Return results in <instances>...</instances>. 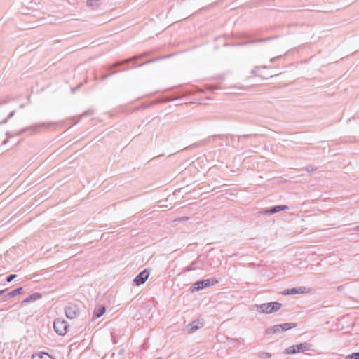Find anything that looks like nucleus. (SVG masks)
Here are the masks:
<instances>
[{"label": "nucleus", "mask_w": 359, "mask_h": 359, "mask_svg": "<svg viewBox=\"0 0 359 359\" xmlns=\"http://www.w3.org/2000/svg\"><path fill=\"white\" fill-rule=\"evenodd\" d=\"M93 110H88L83 114V116H88L93 114Z\"/></svg>", "instance_id": "nucleus-32"}, {"label": "nucleus", "mask_w": 359, "mask_h": 359, "mask_svg": "<svg viewBox=\"0 0 359 359\" xmlns=\"http://www.w3.org/2000/svg\"><path fill=\"white\" fill-rule=\"evenodd\" d=\"M7 290H8V289L0 290V296L2 295Z\"/></svg>", "instance_id": "nucleus-34"}, {"label": "nucleus", "mask_w": 359, "mask_h": 359, "mask_svg": "<svg viewBox=\"0 0 359 359\" xmlns=\"http://www.w3.org/2000/svg\"><path fill=\"white\" fill-rule=\"evenodd\" d=\"M257 356L260 359H269L272 355L270 353L262 351L257 354Z\"/></svg>", "instance_id": "nucleus-21"}, {"label": "nucleus", "mask_w": 359, "mask_h": 359, "mask_svg": "<svg viewBox=\"0 0 359 359\" xmlns=\"http://www.w3.org/2000/svg\"><path fill=\"white\" fill-rule=\"evenodd\" d=\"M312 344L308 342H304L299 344H295L285 348L283 353L285 354H295L299 353H304L307 351H311Z\"/></svg>", "instance_id": "nucleus-3"}, {"label": "nucleus", "mask_w": 359, "mask_h": 359, "mask_svg": "<svg viewBox=\"0 0 359 359\" xmlns=\"http://www.w3.org/2000/svg\"><path fill=\"white\" fill-rule=\"evenodd\" d=\"M25 135L24 128H22L21 130H19L18 131H15L13 133L8 132L7 136L8 138H12L16 136L23 135Z\"/></svg>", "instance_id": "nucleus-18"}, {"label": "nucleus", "mask_w": 359, "mask_h": 359, "mask_svg": "<svg viewBox=\"0 0 359 359\" xmlns=\"http://www.w3.org/2000/svg\"><path fill=\"white\" fill-rule=\"evenodd\" d=\"M149 276V271L147 269L141 271L133 280L135 285H140L145 283Z\"/></svg>", "instance_id": "nucleus-7"}, {"label": "nucleus", "mask_w": 359, "mask_h": 359, "mask_svg": "<svg viewBox=\"0 0 359 359\" xmlns=\"http://www.w3.org/2000/svg\"><path fill=\"white\" fill-rule=\"evenodd\" d=\"M218 88H219L218 87L214 86H212V85H210V86H208V89L209 90H215L218 89Z\"/></svg>", "instance_id": "nucleus-31"}, {"label": "nucleus", "mask_w": 359, "mask_h": 359, "mask_svg": "<svg viewBox=\"0 0 359 359\" xmlns=\"http://www.w3.org/2000/svg\"><path fill=\"white\" fill-rule=\"evenodd\" d=\"M158 60H160V58H155V59L149 60H147V61H146V62H143V63H142V64H141V65H137V67H139V66H142V65H146V64H149V63H151V62H153L158 61Z\"/></svg>", "instance_id": "nucleus-26"}, {"label": "nucleus", "mask_w": 359, "mask_h": 359, "mask_svg": "<svg viewBox=\"0 0 359 359\" xmlns=\"http://www.w3.org/2000/svg\"><path fill=\"white\" fill-rule=\"evenodd\" d=\"M198 269H200L198 262L195 260V261L192 262L190 265H189L187 267L184 269L183 271L188 272V271L196 270Z\"/></svg>", "instance_id": "nucleus-16"}, {"label": "nucleus", "mask_w": 359, "mask_h": 359, "mask_svg": "<svg viewBox=\"0 0 359 359\" xmlns=\"http://www.w3.org/2000/svg\"><path fill=\"white\" fill-rule=\"evenodd\" d=\"M269 39H260V40H258V41H252L251 43L262 42V41H268Z\"/></svg>", "instance_id": "nucleus-33"}, {"label": "nucleus", "mask_w": 359, "mask_h": 359, "mask_svg": "<svg viewBox=\"0 0 359 359\" xmlns=\"http://www.w3.org/2000/svg\"><path fill=\"white\" fill-rule=\"evenodd\" d=\"M280 325L281 326L282 332L289 330L296 327L297 326V324L295 323H286L280 324Z\"/></svg>", "instance_id": "nucleus-17"}, {"label": "nucleus", "mask_w": 359, "mask_h": 359, "mask_svg": "<svg viewBox=\"0 0 359 359\" xmlns=\"http://www.w3.org/2000/svg\"><path fill=\"white\" fill-rule=\"evenodd\" d=\"M55 123L53 122H43L33 124L28 127L23 128L25 135L27 136L37 134L43 130H47L51 126H54Z\"/></svg>", "instance_id": "nucleus-2"}, {"label": "nucleus", "mask_w": 359, "mask_h": 359, "mask_svg": "<svg viewBox=\"0 0 359 359\" xmlns=\"http://www.w3.org/2000/svg\"><path fill=\"white\" fill-rule=\"evenodd\" d=\"M355 229L359 231V225L355 227Z\"/></svg>", "instance_id": "nucleus-35"}, {"label": "nucleus", "mask_w": 359, "mask_h": 359, "mask_svg": "<svg viewBox=\"0 0 359 359\" xmlns=\"http://www.w3.org/2000/svg\"><path fill=\"white\" fill-rule=\"evenodd\" d=\"M79 86H77L76 88L72 89V91L74 92L76 88H78Z\"/></svg>", "instance_id": "nucleus-36"}, {"label": "nucleus", "mask_w": 359, "mask_h": 359, "mask_svg": "<svg viewBox=\"0 0 359 359\" xmlns=\"http://www.w3.org/2000/svg\"><path fill=\"white\" fill-rule=\"evenodd\" d=\"M305 170L310 172H312V171H314L316 170V168L313 167V165H308L306 167Z\"/></svg>", "instance_id": "nucleus-27"}, {"label": "nucleus", "mask_w": 359, "mask_h": 359, "mask_svg": "<svg viewBox=\"0 0 359 359\" xmlns=\"http://www.w3.org/2000/svg\"><path fill=\"white\" fill-rule=\"evenodd\" d=\"M229 137H231V139L233 138V136H232L231 135H224V134L213 135L212 136L208 137L205 141L207 143H210V142H213L215 138H218L219 140H223V139H228Z\"/></svg>", "instance_id": "nucleus-13"}, {"label": "nucleus", "mask_w": 359, "mask_h": 359, "mask_svg": "<svg viewBox=\"0 0 359 359\" xmlns=\"http://www.w3.org/2000/svg\"><path fill=\"white\" fill-rule=\"evenodd\" d=\"M22 290H23L22 287H18L11 292H8L4 297V301H6L8 299L13 298V297H15L16 295L21 294L22 292Z\"/></svg>", "instance_id": "nucleus-14"}, {"label": "nucleus", "mask_w": 359, "mask_h": 359, "mask_svg": "<svg viewBox=\"0 0 359 359\" xmlns=\"http://www.w3.org/2000/svg\"><path fill=\"white\" fill-rule=\"evenodd\" d=\"M53 328L57 334L64 336L68 332L69 325L65 319L57 318L54 320Z\"/></svg>", "instance_id": "nucleus-4"}, {"label": "nucleus", "mask_w": 359, "mask_h": 359, "mask_svg": "<svg viewBox=\"0 0 359 359\" xmlns=\"http://www.w3.org/2000/svg\"><path fill=\"white\" fill-rule=\"evenodd\" d=\"M65 312L67 318L69 319H74L79 316L80 309L76 304L69 303L65 306Z\"/></svg>", "instance_id": "nucleus-6"}, {"label": "nucleus", "mask_w": 359, "mask_h": 359, "mask_svg": "<svg viewBox=\"0 0 359 359\" xmlns=\"http://www.w3.org/2000/svg\"><path fill=\"white\" fill-rule=\"evenodd\" d=\"M217 283V280H215L214 278L198 280L192 285L191 291H199L202 289L214 285Z\"/></svg>", "instance_id": "nucleus-5"}, {"label": "nucleus", "mask_w": 359, "mask_h": 359, "mask_svg": "<svg viewBox=\"0 0 359 359\" xmlns=\"http://www.w3.org/2000/svg\"><path fill=\"white\" fill-rule=\"evenodd\" d=\"M42 297V294L39 292H35L25 298L21 303L22 305H25L31 302L36 301Z\"/></svg>", "instance_id": "nucleus-11"}, {"label": "nucleus", "mask_w": 359, "mask_h": 359, "mask_svg": "<svg viewBox=\"0 0 359 359\" xmlns=\"http://www.w3.org/2000/svg\"><path fill=\"white\" fill-rule=\"evenodd\" d=\"M196 323L198 324L199 323L197 322V321H194V322H192L189 325V326H190V331L194 332V331H196V330H198L199 328V327L196 325Z\"/></svg>", "instance_id": "nucleus-23"}, {"label": "nucleus", "mask_w": 359, "mask_h": 359, "mask_svg": "<svg viewBox=\"0 0 359 359\" xmlns=\"http://www.w3.org/2000/svg\"><path fill=\"white\" fill-rule=\"evenodd\" d=\"M282 57V55H278V56H276V57H272L271 60H270V62H273L275 61H276L277 60L280 59Z\"/></svg>", "instance_id": "nucleus-30"}, {"label": "nucleus", "mask_w": 359, "mask_h": 359, "mask_svg": "<svg viewBox=\"0 0 359 359\" xmlns=\"http://www.w3.org/2000/svg\"><path fill=\"white\" fill-rule=\"evenodd\" d=\"M280 332H282L280 325L270 327L266 330V334H277Z\"/></svg>", "instance_id": "nucleus-15"}, {"label": "nucleus", "mask_w": 359, "mask_h": 359, "mask_svg": "<svg viewBox=\"0 0 359 359\" xmlns=\"http://www.w3.org/2000/svg\"><path fill=\"white\" fill-rule=\"evenodd\" d=\"M287 210H289V207L287 205H276L269 210H266L264 212H260V213L264 214V215H272V214H275L280 211Z\"/></svg>", "instance_id": "nucleus-9"}, {"label": "nucleus", "mask_w": 359, "mask_h": 359, "mask_svg": "<svg viewBox=\"0 0 359 359\" xmlns=\"http://www.w3.org/2000/svg\"><path fill=\"white\" fill-rule=\"evenodd\" d=\"M15 114V110H13L12 111H11L8 114V116H7V118H6L5 119H4L2 121H1V123L3 124H5L8 122V121L12 118Z\"/></svg>", "instance_id": "nucleus-22"}, {"label": "nucleus", "mask_w": 359, "mask_h": 359, "mask_svg": "<svg viewBox=\"0 0 359 359\" xmlns=\"http://www.w3.org/2000/svg\"><path fill=\"white\" fill-rule=\"evenodd\" d=\"M154 103V102H152V103H150L149 104H142L140 107L137 108V109H145V108L148 107L149 106H150V105L153 104Z\"/></svg>", "instance_id": "nucleus-29"}, {"label": "nucleus", "mask_w": 359, "mask_h": 359, "mask_svg": "<svg viewBox=\"0 0 359 359\" xmlns=\"http://www.w3.org/2000/svg\"><path fill=\"white\" fill-rule=\"evenodd\" d=\"M346 359H359V352L348 355Z\"/></svg>", "instance_id": "nucleus-24"}, {"label": "nucleus", "mask_w": 359, "mask_h": 359, "mask_svg": "<svg viewBox=\"0 0 359 359\" xmlns=\"http://www.w3.org/2000/svg\"><path fill=\"white\" fill-rule=\"evenodd\" d=\"M101 0H88L87 6L89 7L96 8L100 4Z\"/></svg>", "instance_id": "nucleus-20"}, {"label": "nucleus", "mask_w": 359, "mask_h": 359, "mask_svg": "<svg viewBox=\"0 0 359 359\" xmlns=\"http://www.w3.org/2000/svg\"><path fill=\"white\" fill-rule=\"evenodd\" d=\"M105 311H106L105 306H101L97 309L95 310L94 316L96 318H100L105 313Z\"/></svg>", "instance_id": "nucleus-19"}, {"label": "nucleus", "mask_w": 359, "mask_h": 359, "mask_svg": "<svg viewBox=\"0 0 359 359\" xmlns=\"http://www.w3.org/2000/svg\"><path fill=\"white\" fill-rule=\"evenodd\" d=\"M116 72H112L109 73V74L103 75V76L101 77L100 80H101V81H104V80H105L106 79H107L109 76H111V75H112V74H115Z\"/></svg>", "instance_id": "nucleus-28"}, {"label": "nucleus", "mask_w": 359, "mask_h": 359, "mask_svg": "<svg viewBox=\"0 0 359 359\" xmlns=\"http://www.w3.org/2000/svg\"><path fill=\"white\" fill-rule=\"evenodd\" d=\"M16 278V275L15 274H11L9 276H8L6 278V280L8 282V283H10L11 282L13 279H15Z\"/></svg>", "instance_id": "nucleus-25"}, {"label": "nucleus", "mask_w": 359, "mask_h": 359, "mask_svg": "<svg viewBox=\"0 0 359 359\" xmlns=\"http://www.w3.org/2000/svg\"><path fill=\"white\" fill-rule=\"evenodd\" d=\"M148 55V53H144V54H142V55H137V56H135L132 58H129V59H126V60H124L121 62H117L111 65H110L109 67H108V69L109 70H111L114 67H116L118 66H120L121 65H123V64H128L135 60H137V59H140V58H142L144 57H145L146 55Z\"/></svg>", "instance_id": "nucleus-8"}, {"label": "nucleus", "mask_w": 359, "mask_h": 359, "mask_svg": "<svg viewBox=\"0 0 359 359\" xmlns=\"http://www.w3.org/2000/svg\"><path fill=\"white\" fill-rule=\"evenodd\" d=\"M306 292V287H293L291 289L285 290L283 292V294L285 295L288 294H302Z\"/></svg>", "instance_id": "nucleus-10"}, {"label": "nucleus", "mask_w": 359, "mask_h": 359, "mask_svg": "<svg viewBox=\"0 0 359 359\" xmlns=\"http://www.w3.org/2000/svg\"><path fill=\"white\" fill-rule=\"evenodd\" d=\"M282 307V304L278 302H272L261 304L254 305V308L259 313H272L279 311Z\"/></svg>", "instance_id": "nucleus-1"}, {"label": "nucleus", "mask_w": 359, "mask_h": 359, "mask_svg": "<svg viewBox=\"0 0 359 359\" xmlns=\"http://www.w3.org/2000/svg\"><path fill=\"white\" fill-rule=\"evenodd\" d=\"M32 359H55L54 357L50 355L46 352H39L34 353L32 356Z\"/></svg>", "instance_id": "nucleus-12"}]
</instances>
